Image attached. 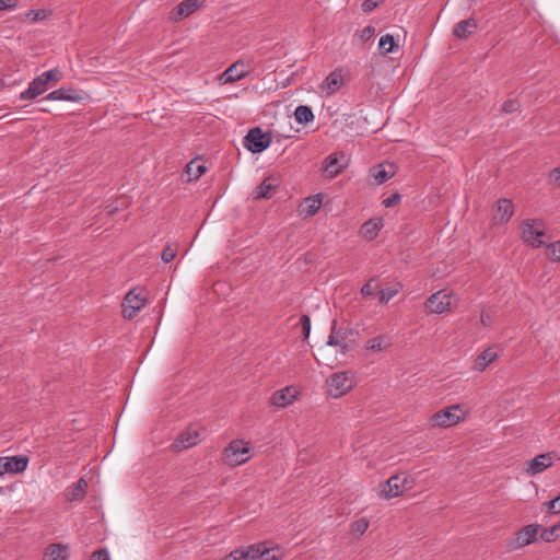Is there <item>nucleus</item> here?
<instances>
[{"label":"nucleus","mask_w":560,"mask_h":560,"mask_svg":"<svg viewBox=\"0 0 560 560\" xmlns=\"http://www.w3.org/2000/svg\"><path fill=\"white\" fill-rule=\"evenodd\" d=\"M282 557L279 546H268L259 542L248 546L246 549H235L223 560H278Z\"/></svg>","instance_id":"obj_1"},{"label":"nucleus","mask_w":560,"mask_h":560,"mask_svg":"<svg viewBox=\"0 0 560 560\" xmlns=\"http://www.w3.org/2000/svg\"><path fill=\"white\" fill-rule=\"evenodd\" d=\"M61 79L62 73L57 68L45 71L30 82L28 88L20 94V100H34Z\"/></svg>","instance_id":"obj_2"},{"label":"nucleus","mask_w":560,"mask_h":560,"mask_svg":"<svg viewBox=\"0 0 560 560\" xmlns=\"http://www.w3.org/2000/svg\"><path fill=\"white\" fill-rule=\"evenodd\" d=\"M248 443L243 440H234L223 451L224 462L230 466H240L250 458Z\"/></svg>","instance_id":"obj_3"},{"label":"nucleus","mask_w":560,"mask_h":560,"mask_svg":"<svg viewBox=\"0 0 560 560\" xmlns=\"http://www.w3.org/2000/svg\"><path fill=\"white\" fill-rule=\"evenodd\" d=\"M415 480L406 472L396 474L388 478L382 489V494L386 499L401 495L406 490H410Z\"/></svg>","instance_id":"obj_4"},{"label":"nucleus","mask_w":560,"mask_h":560,"mask_svg":"<svg viewBox=\"0 0 560 560\" xmlns=\"http://www.w3.org/2000/svg\"><path fill=\"white\" fill-rule=\"evenodd\" d=\"M522 240L533 247L545 245L541 237L544 233V223L540 220H526L521 224Z\"/></svg>","instance_id":"obj_5"},{"label":"nucleus","mask_w":560,"mask_h":560,"mask_svg":"<svg viewBox=\"0 0 560 560\" xmlns=\"http://www.w3.org/2000/svg\"><path fill=\"white\" fill-rule=\"evenodd\" d=\"M351 336L352 329L348 327H338L336 320H334L327 345L338 347L340 349V353L346 354L352 347L353 340L350 338Z\"/></svg>","instance_id":"obj_6"},{"label":"nucleus","mask_w":560,"mask_h":560,"mask_svg":"<svg viewBox=\"0 0 560 560\" xmlns=\"http://www.w3.org/2000/svg\"><path fill=\"white\" fill-rule=\"evenodd\" d=\"M463 419V415L458 405L447 407L435 412L430 423L432 427L447 428L458 423Z\"/></svg>","instance_id":"obj_7"},{"label":"nucleus","mask_w":560,"mask_h":560,"mask_svg":"<svg viewBox=\"0 0 560 560\" xmlns=\"http://www.w3.org/2000/svg\"><path fill=\"white\" fill-rule=\"evenodd\" d=\"M271 142L269 133H264L259 127L250 129L244 138L245 148L252 153L265 151Z\"/></svg>","instance_id":"obj_8"},{"label":"nucleus","mask_w":560,"mask_h":560,"mask_svg":"<svg viewBox=\"0 0 560 560\" xmlns=\"http://www.w3.org/2000/svg\"><path fill=\"white\" fill-rule=\"evenodd\" d=\"M327 385L330 396L340 397L352 388L353 380L347 372H339L327 380Z\"/></svg>","instance_id":"obj_9"},{"label":"nucleus","mask_w":560,"mask_h":560,"mask_svg":"<svg viewBox=\"0 0 560 560\" xmlns=\"http://www.w3.org/2000/svg\"><path fill=\"white\" fill-rule=\"evenodd\" d=\"M349 160L343 152L330 153L324 161V175L334 178L347 168Z\"/></svg>","instance_id":"obj_10"},{"label":"nucleus","mask_w":560,"mask_h":560,"mask_svg":"<svg viewBox=\"0 0 560 560\" xmlns=\"http://www.w3.org/2000/svg\"><path fill=\"white\" fill-rule=\"evenodd\" d=\"M452 301V292L447 290H440L433 293L425 302V307L429 313L442 314L450 311Z\"/></svg>","instance_id":"obj_11"},{"label":"nucleus","mask_w":560,"mask_h":560,"mask_svg":"<svg viewBox=\"0 0 560 560\" xmlns=\"http://www.w3.org/2000/svg\"><path fill=\"white\" fill-rule=\"evenodd\" d=\"M248 73L243 60H237L225 69L219 77L221 84H230L245 78Z\"/></svg>","instance_id":"obj_12"},{"label":"nucleus","mask_w":560,"mask_h":560,"mask_svg":"<svg viewBox=\"0 0 560 560\" xmlns=\"http://www.w3.org/2000/svg\"><path fill=\"white\" fill-rule=\"evenodd\" d=\"M145 300L136 294L135 291H129L122 302V315L126 319H132L137 313L144 306Z\"/></svg>","instance_id":"obj_13"},{"label":"nucleus","mask_w":560,"mask_h":560,"mask_svg":"<svg viewBox=\"0 0 560 560\" xmlns=\"http://www.w3.org/2000/svg\"><path fill=\"white\" fill-rule=\"evenodd\" d=\"M27 464L28 459L25 456L0 457V476L22 472Z\"/></svg>","instance_id":"obj_14"},{"label":"nucleus","mask_w":560,"mask_h":560,"mask_svg":"<svg viewBox=\"0 0 560 560\" xmlns=\"http://www.w3.org/2000/svg\"><path fill=\"white\" fill-rule=\"evenodd\" d=\"M83 91H78L72 88L61 86L43 98L49 101H68V102H82L85 98Z\"/></svg>","instance_id":"obj_15"},{"label":"nucleus","mask_w":560,"mask_h":560,"mask_svg":"<svg viewBox=\"0 0 560 560\" xmlns=\"http://www.w3.org/2000/svg\"><path fill=\"white\" fill-rule=\"evenodd\" d=\"M553 454L544 453L535 456L527 463L526 472L529 476H535L542 472L553 464Z\"/></svg>","instance_id":"obj_16"},{"label":"nucleus","mask_w":560,"mask_h":560,"mask_svg":"<svg viewBox=\"0 0 560 560\" xmlns=\"http://www.w3.org/2000/svg\"><path fill=\"white\" fill-rule=\"evenodd\" d=\"M298 395V390L292 386H287L275 392L270 398V401L276 407L284 408L291 405Z\"/></svg>","instance_id":"obj_17"},{"label":"nucleus","mask_w":560,"mask_h":560,"mask_svg":"<svg viewBox=\"0 0 560 560\" xmlns=\"http://www.w3.org/2000/svg\"><path fill=\"white\" fill-rule=\"evenodd\" d=\"M203 0H184L176 5L172 12L171 18L175 21L182 20L192 14L202 3Z\"/></svg>","instance_id":"obj_18"},{"label":"nucleus","mask_w":560,"mask_h":560,"mask_svg":"<svg viewBox=\"0 0 560 560\" xmlns=\"http://www.w3.org/2000/svg\"><path fill=\"white\" fill-rule=\"evenodd\" d=\"M342 83V71L336 69L323 81L320 89L327 95H332L341 88Z\"/></svg>","instance_id":"obj_19"},{"label":"nucleus","mask_w":560,"mask_h":560,"mask_svg":"<svg viewBox=\"0 0 560 560\" xmlns=\"http://www.w3.org/2000/svg\"><path fill=\"white\" fill-rule=\"evenodd\" d=\"M382 218H372L364 222L360 229V235L369 241L374 240L383 228Z\"/></svg>","instance_id":"obj_20"},{"label":"nucleus","mask_w":560,"mask_h":560,"mask_svg":"<svg viewBox=\"0 0 560 560\" xmlns=\"http://www.w3.org/2000/svg\"><path fill=\"white\" fill-rule=\"evenodd\" d=\"M395 174L393 165L378 164L370 170V176L373 178L374 184L381 185L392 178Z\"/></svg>","instance_id":"obj_21"},{"label":"nucleus","mask_w":560,"mask_h":560,"mask_svg":"<svg viewBox=\"0 0 560 560\" xmlns=\"http://www.w3.org/2000/svg\"><path fill=\"white\" fill-rule=\"evenodd\" d=\"M513 215V203L509 199H500L493 214V220L499 223H505Z\"/></svg>","instance_id":"obj_22"},{"label":"nucleus","mask_w":560,"mask_h":560,"mask_svg":"<svg viewBox=\"0 0 560 560\" xmlns=\"http://www.w3.org/2000/svg\"><path fill=\"white\" fill-rule=\"evenodd\" d=\"M478 27L477 22L474 19L462 20L456 23L453 27V34L455 37L464 39L469 37Z\"/></svg>","instance_id":"obj_23"},{"label":"nucleus","mask_w":560,"mask_h":560,"mask_svg":"<svg viewBox=\"0 0 560 560\" xmlns=\"http://www.w3.org/2000/svg\"><path fill=\"white\" fill-rule=\"evenodd\" d=\"M199 441V433L194 431H186L178 435V438L174 441L173 447L177 451L189 448L196 445Z\"/></svg>","instance_id":"obj_24"},{"label":"nucleus","mask_w":560,"mask_h":560,"mask_svg":"<svg viewBox=\"0 0 560 560\" xmlns=\"http://www.w3.org/2000/svg\"><path fill=\"white\" fill-rule=\"evenodd\" d=\"M69 547L63 544H50L44 552V560H68Z\"/></svg>","instance_id":"obj_25"},{"label":"nucleus","mask_w":560,"mask_h":560,"mask_svg":"<svg viewBox=\"0 0 560 560\" xmlns=\"http://www.w3.org/2000/svg\"><path fill=\"white\" fill-rule=\"evenodd\" d=\"M539 525H527L516 534V546L524 547L532 544L538 534Z\"/></svg>","instance_id":"obj_26"},{"label":"nucleus","mask_w":560,"mask_h":560,"mask_svg":"<svg viewBox=\"0 0 560 560\" xmlns=\"http://www.w3.org/2000/svg\"><path fill=\"white\" fill-rule=\"evenodd\" d=\"M498 358V353L493 351V348L489 347L482 351L475 360L474 370L482 372L488 365Z\"/></svg>","instance_id":"obj_27"},{"label":"nucleus","mask_w":560,"mask_h":560,"mask_svg":"<svg viewBox=\"0 0 560 560\" xmlns=\"http://www.w3.org/2000/svg\"><path fill=\"white\" fill-rule=\"evenodd\" d=\"M392 346L390 337L387 335H380L366 341L365 349L372 352H377L387 349Z\"/></svg>","instance_id":"obj_28"},{"label":"nucleus","mask_w":560,"mask_h":560,"mask_svg":"<svg viewBox=\"0 0 560 560\" xmlns=\"http://www.w3.org/2000/svg\"><path fill=\"white\" fill-rule=\"evenodd\" d=\"M88 488V482L85 479L80 478L75 483H73L67 492V498L69 501H80L85 495V490Z\"/></svg>","instance_id":"obj_29"},{"label":"nucleus","mask_w":560,"mask_h":560,"mask_svg":"<svg viewBox=\"0 0 560 560\" xmlns=\"http://www.w3.org/2000/svg\"><path fill=\"white\" fill-rule=\"evenodd\" d=\"M398 47L397 43L394 39V36L390 34L383 35L378 42V50L381 55H388L394 52Z\"/></svg>","instance_id":"obj_30"},{"label":"nucleus","mask_w":560,"mask_h":560,"mask_svg":"<svg viewBox=\"0 0 560 560\" xmlns=\"http://www.w3.org/2000/svg\"><path fill=\"white\" fill-rule=\"evenodd\" d=\"M206 170V166L196 160L190 161L186 165V174L189 180H197L202 174H205Z\"/></svg>","instance_id":"obj_31"},{"label":"nucleus","mask_w":560,"mask_h":560,"mask_svg":"<svg viewBox=\"0 0 560 560\" xmlns=\"http://www.w3.org/2000/svg\"><path fill=\"white\" fill-rule=\"evenodd\" d=\"M294 117L299 124H308L314 120V114L311 107L306 105H299L295 108Z\"/></svg>","instance_id":"obj_32"},{"label":"nucleus","mask_w":560,"mask_h":560,"mask_svg":"<svg viewBox=\"0 0 560 560\" xmlns=\"http://www.w3.org/2000/svg\"><path fill=\"white\" fill-rule=\"evenodd\" d=\"M276 188V185L270 178H266L255 190V199H269L271 198V191Z\"/></svg>","instance_id":"obj_33"},{"label":"nucleus","mask_w":560,"mask_h":560,"mask_svg":"<svg viewBox=\"0 0 560 560\" xmlns=\"http://www.w3.org/2000/svg\"><path fill=\"white\" fill-rule=\"evenodd\" d=\"M322 200L318 196H310L305 199L302 213L306 217L314 215L320 208Z\"/></svg>","instance_id":"obj_34"},{"label":"nucleus","mask_w":560,"mask_h":560,"mask_svg":"<svg viewBox=\"0 0 560 560\" xmlns=\"http://www.w3.org/2000/svg\"><path fill=\"white\" fill-rule=\"evenodd\" d=\"M401 290V284L397 283L393 287H388L378 291V302L381 304H387L395 295Z\"/></svg>","instance_id":"obj_35"},{"label":"nucleus","mask_w":560,"mask_h":560,"mask_svg":"<svg viewBox=\"0 0 560 560\" xmlns=\"http://www.w3.org/2000/svg\"><path fill=\"white\" fill-rule=\"evenodd\" d=\"M560 530V525H553L550 528L544 529L540 533V538L545 541H552L558 537V532Z\"/></svg>","instance_id":"obj_36"},{"label":"nucleus","mask_w":560,"mask_h":560,"mask_svg":"<svg viewBox=\"0 0 560 560\" xmlns=\"http://www.w3.org/2000/svg\"><path fill=\"white\" fill-rule=\"evenodd\" d=\"M377 289L376 278H371L366 283H364L361 288V294L363 296H372Z\"/></svg>","instance_id":"obj_37"},{"label":"nucleus","mask_w":560,"mask_h":560,"mask_svg":"<svg viewBox=\"0 0 560 560\" xmlns=\"http://www.w3.org/2000/svg\"><path fill=\"white\" fill-rule=\"evenodd\" d=\"M544 506L547 509V512L551 514L560 513V494L555 499L544 503Z\"/></svg>","instance_id":"obj_38"},{"label":"nucleus","mask_w":560,"mask_h":560,"mask_svg":"<svg viewBox=\"0 0 560 560\" xmlns=\"http://www.w3.org/2000/svg\"><path fill=\"white\" fill-rule=\"evenodd\" d=\"M520 109V103L516 100H508L502 105V112L504 114H512Z\"/></svg>","instance_id":"obj_39"},{"label":"nucleus","mask_w":560,"mask_h":560,"mask_svg":"<svg viewBox=\"0 0 560 560\" xmlns=\"http://www.w3.org/2000/svg\"><path fill=\"white\" fill-rule=\"evenodd\" d=\"M368 528H369V521H366L365 518H360L352 524L353 532H355L360 535L364 534Z\"/></svg>","instance_id":"obj_40"},{"label":"nucleus","mask_w":560,"mask_h":560,"mask_svg":"<svg viewBox=\"0 0 560 560\" xmlns=\"http://www.w3.org/2000/svg\"><path fill=\"white\" fill-rule=\"evenodd\" d=\"M26 16L32 22L42 21L46 18V11L45 10H31L26 14Z\"/></svg>","instance_id":"obj_41"},{"label":"nucleus","mask_w":560,"mask_h":560,"mask_svg":"<svg viewBox=\"0 0 560 560\" xmlns=\"http://www.w3.org/2000/svg\"><path fill=\"white\" fill-rule=\"evenodd\" d=\"M175 256H176V249L173 248L172 246H167L162 252L161 258L165 264H167V262H171L175 258Z\"/></svg>","instance_id":"obj_42"},{"label":"nucleus","mask_w":560,"mask_h":560,"mask_svg":"<svg viewBox=\"0 0 560 560\" xmlns=\"http://www.w3.org/2000/svg\"><path fill=\"white\" fill-rule=\"evenodd\" d=\"M302 332L305 338L308 337L311 331V319L307 315H303L300 319Z\"/></svg>","instance_id":"obj_43"},{"label":"nucleus","mask_w":560,"mask_h":560,"mask_svg":"<svg viewBox=\"0 0 560 560\" xmlns=\"http://www.w3.org/2000/svg\"><path fill=\"white\" fill-rule=\"evenodd\" d=\"M382 1L383 0H365L361 5L362 11L369 13L373 11L375 8H377Z\"/></svg>","instance_id":"obj_44"},{"label":"nucleus","mask_w":560,"mask_h":560,"mask_svg":"<svg viewBox=\"0 0 560 560\" xmlns=\"http://www.w3.org/2000/svg\"><path fill=\"white\" fill-rule=\"evenodd\" d=\"M375 34V27L372 26V25H368L365 26L362 31H361V34H360V38L363 40V42H366L369 39H371Z\"/></svg>","instance_id":"obj_45"},{"label":"nucleus","mask_w":560,"mask_h":560,"mask_svg":"<svg viewBox=\"0 0 560 560\" xmlns=\"http://www.w3.org/2000/svg\"><path fill=\"white\" fill-rule=\"evenodd\" d=\"M400 195L399 194H393L392 196L387 197L383 200V205L386 208L393 207L397 205L400 201Z\"/></svg>","instance_id":"obj_46"},{"label":"nucleus","mask_w":560,"mask_h":560,"mask_svg":"<svg viewBox=\"0 0 560 560\" xmlns=\"http://www.w3.org/2000/svg\"><path fill=\"white\" fill-rule=\"evenodd\" d=\"M550 256L553 260L560 261V242H556L551 245Z\"/></svg>","instance_id":"obj_47"},{"label":"nucleus","mask_w":560,"mask_h":560,"mask_svg":"<svg viewBox=\"0 0 560 560\" xmlns=\"http://www.w3.org/2000/svg\"><path fill=\"white\" fill-rule=\"evenodd\" d=\"M550 180L558 187H560V166L553 168L550 172Z\"/></svg>","instance_id":"obj_48"},{"label":"nucleus","mask_w":560,"mask_h":560,"mask_svg":"<svg viewBox=\"0 0 560 560\" xmlns=\"http://www.w3.org/2000/svg\"><path fill=\"white\" fill-rule=\"evenodd\" d=\"M91 560H109V556L105 550H97L92 553Z\"/></svg>","instance_id":"obj_49"},{"label":"nucleus","mask_w":560,"mask_h":560,"mask_svg":"<svg viewBox=\"0 0 560 560\" xmlns=\"http://www.w3.org/2000/svg\"><path fill=\"white\" fill-rule=\"evenodd\" d=\"M18 0H0V11L13 9L16 7Z\"/></svg>","instance_id":"obj_50"},{"label":"nucleus","mask_w":560,"mask_h":560,"mask_svg":"<svg viewBox=\"0 0 560 560\" xmlns=\"http://www.w3.org/2000/svg\"><path fill=\"white\" fill-rule=\"evenodd\" d=\"M480 319H481L482 325H483V326H486V325H487V323H486V315H485V312H482V313H481V317H480Z\"/></svg>","instance_id":"obj_51"}]
</instances>
